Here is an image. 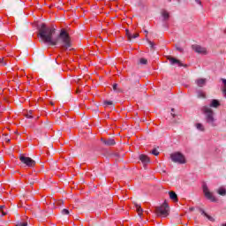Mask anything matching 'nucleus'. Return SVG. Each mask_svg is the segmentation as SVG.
Instances as JSON below:
<instances>
[{
  "mask_svg": "<svg viewBox=\"0 0 226 226\" xmlns=\"http://www.w3.org/2000/svg\"><path fill=\"white\" fill-rule=\"evenodd\" d=\"M161 15L162 17L163 22H167V20H169L170 19V13L166 10H162L161 11Z\"/></svg>",
  "mask_w": 226,
  "mask_h": 226,
  "instance_id": "nucleus-11",
  "label": "nucleus"
},
{
  "mask_svg": "<svg viewBox=\"0 0 226 226\" xmlns=\"http://www.w3.org/2000/svg\"><path fill=\"white\" fill-rule=\"evenodd\" d=\"M218 195H221L222 197H226V188L223 186H221L217 189Z\"/></svg>",
  "mask_w": 226,
  "mask_h": 226,
  "instance_id": "nucleus-14",
  "label": "nucleus"
},
{
  "mask_svg": "<svg viewBox=\"0 0 226 226\" xmlns=\"http://www.w3.org/2000/svg\"><path fill=\"white\" fill-rule=\"evenodd\" d=\"M206 217L210 220V222H213V217L207 214Z\"/></svg>",
  "mask_w": 226,
  "mask_h": 226,
  "instance_id": "nucleus-32",
  "label": "nucleus"
},
{
  "mask_svg": "<svg viewBox=\"0 0 226 226\" xmlns=\"http://www.w3.org/2000/svg\"><path fill=\"white\" fill-rule=\"evenodd\" d=\"M145 33H147V30H145Z\"/></svg>",
  "mask_w": 226,
  "mask_h": 226,
  "instance_id": "nucleus-38",
  "label": "nucleus"
},
{
  "mask_svg": "<svg viewBox=\"0 0 226 226\" xmlns=\"http://www.w3.org/2000/svg\"><path fill=\"white\" fill-rule=\"evenodd\" d=\"M210 107H213L214 109H218L220 107V102L216 99H213L210 103Z\"/></svg>",
  "mask_w": 226,
  "mask_h": 226,
  "instance_id": "nucleus-16",
  "label": "nucleus"
},
{
  "mask_svg": "<svg viewBox=\"0 0 226 226\" xmlns=\"http://www.w3.org/2000/svg\"><path fill=\"white\" fill-rule=\"evenodd\" d=\"M178 3H179V1H181V0H177Z\"/></svg>",
  "mask_w": 226,
  "mask_h": 226,
  "instance_id": "nucleus-40",
  "label": "nucleus"
},
{
  "mask_svg": "<svg viewBox=\"0 0 226 226\" xmlns=\"http://www.w3.org/2000/svg\"><path fill=\"white\" fill-rule=\"evenodd\" d=\"M19 160L22 163H25L26 167H34L36 165V162L34 160L22 154L19 155Z\"/></svg>",
  "mask_w": 226,
  "mask_h": 226,
  "instance_id": "nucleus-6",
  "label": "nucleus"
},
{
  "mask_svg": "<svg viewBox=\"0 0 226 226\" xmlns=\"http://www.w3.org/2000/svg\"><path fill=\"white\" fill-rule=\"evenodd\" d=\"M139 158L144 166L147 165V163H149V162H151V160L149 159V156H147L144 154H139Z\"/></svg>",
  "mask_w": 226,
  "mask_h": 226,
  "instance_id": "nucleus-9",
  "label": "nucleus"
},
{
  "mask_svg": "<svg viewBox=\"0 0 226 226\" xmlns=\"http://www.w3.org/2000/svg\"><path fill=\"white\" fill-rule=\"evenodd\" d=\"M134 206L136 207V211H137L139 218H142V213H144V209H142V207H140L139 204L135 203Z\"/></svg>",
  "mask_w": 226,
  "mask_h": 226,
  "instance_id": "nucleus-12",
  "label": "nucleus"
},
{
  "mask_svg": "<svg viewBox=\"0 0 226 226\" xmlns=\"http://www.w3.org/2000/svg\"><path fill=\"white\" fill-rule=\"evenodd\" d=\"M0 64L2 66H6V62H4V59H0Z\"/></svg>",
  "mask_w": 226,
  "mask_h": 226,
  "instance_id": "nucleus-30",
  "label": "nucleus"
},
{
  "mask_svg": "<svg viewBox=\"0 0 226 226\" xmlns=\"http://www.w3.org/2000/svg\"><path fill=\"white\" fill-rule=\"evenodd\" d=\"M59 204H63V201H59Z\"/></svg>",
  "mask_w": 226,
  "mask_h": 226,
  "instance_id": "nucleus-37",
  "label": "nucleus"
},
{
  "mask_svg": "<svg viewBox=\"0 0 226 226\" xmlns=\"http://www.w3.org/2000/svg\"><path fill=\"white\" fill-rule=\"evenodd\" d=\"M192 49L197 54H201L202 56H207V49H206L200 45L194 44L192 46Z\"/></svg>",
  "mask_w": 226,
  "mask_h": 226,
  "instance_id": "nucleus-7",
  "label": "nucleus"
},
{
  "mask_svg": "<svg viewBox=\"0 0 226 226\" xmlns=\"http://www.w3.org/2000/svg\"><path fill=\"white\" fill-rule=\"evenodd\" d=\"M171 111L174 112V109H171Z\"/></svg>",
  "mask_w": 226,
  "mask_h": 226,
  "instance_id": "nucleus-39",
  "label": "nucleus"
},
{
  "mask_svg": "<svg viewBox=\"0 0 226 226\" xmlns=\"http://www.w3.org/2000/svg\"><path fill=\"white\" fill-rule=\"evenodd\" d=\"M33 112L32 111H29L26 115V117H27V119H33Z\"/></svg>",
  "mask_w": 226,
  "mask_h": 226,
  "instance_id": "nucleus-27",
  "label": "nucleus"
},
{
  "mask_svg": "<svg viewBox=\"0 0 226 226\" xmlns=\"http://www.w3.org/2000/svg\"><path fill=\"white\" fill-rule=\"evenodd\" d=\"M169 194H170V199L171 200H174V202L177 201V194H176L175 192H170Z\"/></svg>",
  "mask_w": 226,
  "mask_h": 226,
  "instance_id": "nucleus-17",
  "label": "nucleus"
},
{
  "mask_svg": "<svg viewBox=\"0 0 226 226\" xmlns=\"http://www.w3.org/2000/svg\"><path fill=\"white\" fill-rule=\"evenodd\" d=\"M201 112L205 116V121L207 124L215 128L216 126V118L215 117V111H213L209 106H203L201 108Z\"/></svg>",
  "mask_w": 226,
  "mask_h": 226,
  "instance_id": "nucleus-2",
  "label": "nucleus"
},
{
  "mask_svg": "<svg viewBox=\"0 0 226 226\" xmlns=\"http://www.w3.org/2000/svg\"><path fill=\"white\" fill-rule=\"evenodd\" d=\"M139 64H147V59L140 58L139 59Z\"/></svg>",
  "mask_w": 226,
  "mask_h": 226,
  "instance_id": "nucleus-22",
  "label": "nucleus"
},
{
  "mask_svg": "<svg viewBox=\"0 0 226 226\" xmlns=\"http://www.w3.org/2000/svg\"><path fill=\"white\" fill-rule=\"evenodd\" d=\"M113 91H115L116 93H121V90L117 88V83L113 84Z\"/></svg>",
  "mask_w": 226,
  "mask_h": 226,
  "instance_id": "nucleus-21",
  "label": "nucleus"
},
{
  "mask_svg": "<svg viewBox=\"0 0 226 226\" xmlns=\"http://www.w3.org/2000/svg\"><path fill=\"white\" fill-rule=\"evenodd\" d=\"M195 3L197 4H200V6H202V2L200 0H195Z\"/></svg>",
  "mask_w": 226,
  "mask_h": 226,
  "instance_id": "nucleus-33",
  "label": "nucleus"
},
{
  "mask_svg": "<svg viewBox=\"0 0 226 226\" xmlns=\"http://www.w3.org/2000/svg\"><path fill=\"white\" fill-rule=\"evenodd\" d=\"M202 188H203V193L206 199H207V200H210V202H218V199H216L215 194H213V192L209 191V188L207 187V184H203Z\"/></svg>",
  "mask_w": 226,
  "mask_h": 226,
  "instance_id": "nucleus-4",
  "label": "nucleus"
},
{
  "mask_svg": "<svg viewBox=\"0 0 226 226\" xmlns=\"http://www.w3.org/2000/svg\"><path fill=\"white\" fill-rule=\"evenodd\" d=\"M200 212L201 213V215H203L204 216L207 215V213H206V211H204V209L200 208Z\"/></svg>",
  "mask_w": 226,
  "mask_h": 226,
  "instance_id": "nucleus-29",
  "label": "nucleus"
},
{
  "mask_svg": "<svg viewBox=\"0 0 226 226\" xmlns=\"http://www.w3.org/2000/svg\"><path fill=\"white\" fill-rule=\"evenodd\" d=\"M171 115H172L173 117H176V115H174V114H172V113H171Z\"/></svg>",
  "mask_w": 226,
  "mask_h": 226,
  "instance_id": "nucleus-35",
  "label": "nucleus"
},
{
  "mask_svg": "<svg viewBox=\"0 0 226 226\" xmlns=\"http://www.w3.org/2000/svg\"><path fill=\"white\" fill-rule=\"evenodd\" d=\"M169 204H167V201H164L162 206L155 208V213L161 218H167L169 216Z\"/></svg>",
  "mask_w": 226,
  "mask_h": 226,
  "instance_id": "nucleus-3",
  "label": "nucleus"
},
{
  "mask_svg": "<svg viewBox=\"0 0 226 226\" xmlns=\"http://www.w3.org/2000/svg\"><path fill=\"white\" fill-rule=\"evenodd\" d=\"M114 102L112 101H104V105L105 107H109V105H113Z\"/></svg>",
  "mask_w": 226,
  "mask_h": 226,
  "instance_id": "nucleus-24",
  "label": "nucleus"
},
{
  "mask_svg": "<svg viewBox=\"0 0 226 226\" xmlns=\"http://www.w3.org/2000/svg\"><path fill=\"white\" fill-rule=\"evenodd\" d=\"M56 34V28L54 26H49L45 23H42L39 27L38 36L48 45H59L64 50H68L72 47V41L70 40V34L66 33V30L62 29L56 38L54 39Z\"/></svg>",
  "mask_w": 226,
  "mask_h": 226,
  "instance_id": "nucleus-1",
  "label": "nucleus"
},
{
  "mask_svg": "<svg viewBox=\"0 0 226 226\" xmlns=\"http://www.w3.org/2000/svg\"><path fill=\"white\" fill-rule=\"evenodd\" d=\"M177 50L178 52H183V48H181V47H177Z\"/></svg>",
  "mask_w": 226,
  "mask_h": 226,
  "instance_id": "nucleus-34",
  "label": "nucleus"
},
{
  "mask_svg": "<svg viewBox=\"0 0 226 226\" xmlns=\"http://www.w3.org/2000/svg\"><path fill=\"white\" fill-rule=\"evenodd\" d=\"M222 84L224 85V87L222 88V93H223V95L225 96L226 98V79H221Z\"/></svg>",
  "mask_w": 226,
  "mask_h": 226,
  "instance_id": "nucleus-20",
  "label": "nucleus"
},
{
  "mask_svg": "<svg viewBox=\"0 0 226 226\" xmlns=\"http://www.w3.org/2000/svg\"><path fill=\"white\" fill-rule=\"evenodd\" d=\"M196 84H197V86H199V87H204V86H206V79H197Z\"/></svg>",
  "mask_w": 226,
  "mask_h": 226,
  "instance_id": "nucleus-15",
  "label": "nucleus"
},
{
  "mask_svg": "<svg viewBox=\"0 0 226 226\" xmlns=\"http://www.w3.org/2000/svg\"><path fill=\"white\" fill-rule=\"evenodd\" d=\"M62 215H70V210L66 209V208H64L62 210Z\"/></svg>",
  "mask_w": 226,
  "mask_h": 226,
  "instance_id": "nucleus-28",
  "label": "nucleus"
},
{
  "mask_svg": "<svg viewBox=\"0 0 226 226\" xmlns=\"http://www.w3.org/2000/svg\"><path fill=\"white\" fill-rule=\"evenodd\" d=\"M1 211H2V216H6V215H8V213L4 211V206L1 207Z\"/></svg>",
  "mask_w": 226,
  "mask_h": 226,
  "instance_id": "nucleus-26",
  "label": "nucleus"
},
{
  "mask_svg": "<svg viewBox=\"0 0 226 226\" xmlns=\"http://www.w3.org/2000/svg\"><path fill=\"white\" fill-rule=\"evenodd\" d=\"M196 128L199 130V132H205L204 124L198 123L196 124Z\"/></svg>",
  "mask_w": 226,
  "mask_h": 226,
  "instance_id": "nucleus-19",
  "label": "nucleus"
},
{
  "mask_svg": "<svg viewBox=\"0 0 226 226\" xmlns=\"http://www.w3.org/2000/svg\"><path fill=\"white\" fill-rule=\"evenodd\" d=\"M222 226H226V223H222Z\"/></svg>",
  "mask_w": 226,
  "mask_h": 226,
  "instance_id": "nucleus-36",
  "label": "nucleus"
},
{
  "mask_svg": "<svg viewBox=\"0 0 226 226\" xmlns=\"http://www.w3.org/2000/svg\"><path fill=\"white\" fill-rule=\"evenodd\" d=\"M170 158L175 163H179L180 165H183V163H186V159L185 158V155L179 152L171 154Z\"/></svg>",
  "mask_w": 226,
  "mask_h": 226,
  "instance_id": "nucleus-5",
  "label": "nucleus"
},
{
  "mask_svg": "<svg viewBox=\"0 0 226 226\" xmlns=\"http://www.w3.org/2000/svg\"><path fill=\"white\" fill-rule=\"evenodd\" d=\"M126 36L128 40H133L135 38H139V34H132L130 31L126 30Z\"/></svg>",
  "mask_w": 226,
  "mask_h": 226,
  "instance_id": "nucleus-13",
  "label": "nucleus"
},
{
  "mask_svg": "<svg viewBox=\"0 0 226 226\" xmlns=\"http://www.w3.org/2000/svg\"><path fill=\"white\" fill-rule=\"evenodd\" d=\"M196 94L198 98H206V93H204L202 90H197Z\"/></svg>",
  "mask_w": 226,
  "mask_h": 226,
  "instance_id": "nucleus-18",
  "label": "nucleus"
},
{
  "mask_svg": "<svg viewBox=\"0 0 226 226\" xmlns=\"http://www.w3.org/2000/svg\"><path fill=\"white\" fill-rule=\"evenodd\" d=\"M148 43H149L151 49H154V43L153 41H148Z\"/></svg>",
  "mask_w": 226,
  "mask_h": 226,
  "instance_id": "nucleus-31",
  "label": "nucleus"
},
{
  "mask_svg": "<svg viewBox=\"0 0 226 226\" xmlns=\"http://www.w3.org/2000/svg\"><path fill=\"white\" fill-rule=\"evenodd\" d=\"M168 61H170V64H171L172 66H185L186 67V65L183 64V63H181V61H179L178 59L172 57V56H168Z\"/></svg>",
  "mask_w": 226,
  "mask_h": 226,
  "instance_id": "nucleus-8",
  "label": "nucleus"
},
{
  "mask_svg": "<svg viewBox=\"0 0 226 226\" xmlns=\"http://www.w3.org/2000/svg\"><path fill=\"white\" fill-rule=\"evenodd\" d=\"M16 226H27V222H19Z\"/></svg>",
  "mask_w": 226,
  "mask_h": 226,
  "instance_id": "nucleus-23",
  "label": "nucleus"
},
{
  "mask_svg": "<svg viewBox=\"0 0 226 226\" xmlns=\"http://www.w3.org/2000/svg\"><path fill=\"white\" fill-rule=\"evenodd\" d=\"M101 140L104 144V146H116V140H114V139L109 138L108 139H105L102 138Z\"/></svg>",
  "mask_w": 226,
  "mask_h": 226,
  "instance_id": "nucleus-10",
  "label": "nucleus"
},
{
  "mask_svg": "<svg viewBox=\"0 0 226 226\" xmlns=\"http://www.w3.org/2000/svg\"><path fill=\"white\" fill-rule=\"evenodd\" d=\"M152 154H154V156H158V154H160V152H158L156 148H154L152 150Z\"/></svg>",
  "mask_w": 226,
  "mask_h": 226,
  "instance_id": "nucleus-25",
  "label": "nucleus"
}]
</instances>
